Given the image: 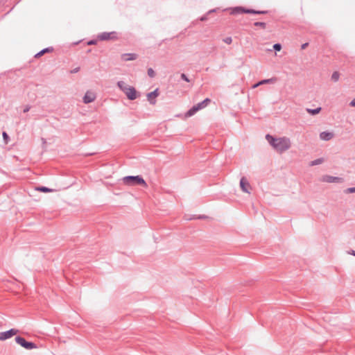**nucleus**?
<instances>
[{"mask_svg":"<svg viewBox=\"0 0 355 355\" xmlns=\"http://www.w3.org/2000/svg\"><path fill=\"white\" fill-rule=\"evenodd\" d=\"M322 181L328 183H342L344 180L342 178L325 175L322 177Z\"/></svg>","mask_w":355,"mask_h":355,"instance_id":"nucleus-7","label":"nucleus"},{"mask_svg":"<svg viewBox=\"0 0 355 355\" xmlns=\"http://www.w3.org/2000/svg\"><path fill=\"white\" fill-rule=\"evenodd\" d=\"M340 74L338 71H334L331 77V80L337 82L339 80Z\"/></svg>","mask_w":355,"mask_h":355,"instance_id":"nucleus-22","label":"nucleus"},{"mask_svg":"<svg viewBox=\"0 0 355 355\" xmlns=\"http://www.w3.org/2000/svg\"><path fill=\"white\" fill-rule=\"evenodd\" d=\"M321 110H322V107H316L315 109H311V108H306V111L309 114H311L312 116H314V115H316V114H319Z\"/></svg>","mask_w":355,"mask_h":355,"instance_id":"nucleus-17","label":"nucleus"},{"mask_svg":"<svg viewBox=\"0 0 355 355\" xmlns=\"http://www.w3.org/2000/svg\"><path fill=\"white\" fill-rule=\"evenodd\" d=\"M323 162H324V159L323 158H318V159H316L315 160L311 161L310 162L309 165L311 166H316V165L321 164Z\"/></svg>","mask_w":355,"mask_h":355,"instance_id":"nucleus-21","label":"nucleus"},{"mask_svg":"<svg viewBox=\"0 0 355 355\" xmlns=\"http://www.w3.org/2000/svg\"><path fill=\"white\" fill-rule=\"evenodd\" d=\"M181 79L187 82V83H189L191 80L190 79L188 78V76L185 74V73H181Z\"/></svg>","mask_w":355,"mask_h":355,"instance_id":"nucleus-28","label":"nucleus"},{"mask_svg":"<svg viewBox=\"0 0 355 355\" xmlns=\"http://www.w3.org/2000/svg\"><path fill=\"white\" fill-rule=\"evenodd\" d=\"M123 182L125 184L129 186L141 185L147 187V184L144 179L141 175H128L123 178Z\"/></svg>","mask_w":355,"mask_h":355,"instance_id":"nucleus-3","label":"nucleus"},{"mask_svg":"<svg viewBox=\"0 0 355 355\" xmlns=\"http://www.w3.org/2000/svg\"><path fill=\"white\" fill-rule=\"evenodd\" d=\"M2 136H3V139L4 140L5 144H7L8 143L9 139H10V137H9L8 135L7 134L6 132L3 131V133H2Z\"/></svg>","mask_w":355,"mask_h":355,"instance_id":"nucleus-24","label":"nucleus"},{"mask_svg":"<svg viewBox=\"0 0 355 355\" xmlns=\"http://www.w3.org/2000/svg\"><path fill=\"white\" fill-rule=\"evenodd\" d=\"M276 81H277V78H268V79H263V80H261L259 81L258 83H255L253 85L252 87L253 88H256L258 86L263 85V84H273Z\"/></svg>","mask_w":355,"mask_h":355,"instance_id":"nucleus-12","label":"nucleus"},{"mask_svg":"<svg viewBox=\"0 0 355 355\" xmlns=\"http://www.w3.org/2000/svg\"><path fill=\"white\" fill-rule=\"evenodd\" d=\"M159 89L157 88L154 91L149 92L147 94V98L151 105H155L156 103L155 98L159 96Z\"/></svg>","mask_w":355,"mask_h":355,"instance_id":"nucleus-10","label":"nucleus"},{"mask_svg":"<svg viewBox=\"0 0 355 355\" xmlns=\"http://www.w3.org/2000/svg\"><path fill=\"white\" fill-rule=\"evenodd\" d=\"M30 108H31V107H30V106H26V107L24 109V113H26V112H28V111H29V110H30Z\"/></svg>","mask_w":355,"mask_h":355,"instance_id":"nucleus-37","label":"nucleus"},{"mask_svg":"<svg viewBox=\"0 0 355 355\" xmlns=\"http://www.w3.org/2000/svg\"><path fill=\"white\" fill-rule=\"evenodd\" d=\"M96 99V94L92 92L87 91L83 96V101L85 104L90 103Z\"/></svg>","mask_w":355,"mask_h":355,"instance_id":"nucleus-11","label":"nucleus"},{"mask_svg":"<svg viewBox=\"0 0 355 355\" xmlns=\"http://www.w3.org/2000/svg\"><path fill=\"white\" fill-rule=\"evenodd\" d=\"M230 10V14L235 15L242 13L253 15H265L268 12V10H257L252 8H246L242 6H236L234 8H226L223 11Z\"/></svg>","mask_w":355,"mask_h":355,"instance_id":"nucleus-2","label":"nucleus"},{"mask_svg":"<svg viewBox=\"0 0 355 355\" xmlns=\"http://www.w3.org/2000/svg\"><path fill=\"white\" fill-rule=\"evenodd\" d=\"M79 71H80V67H76L71 71V73H78Z\"/></svg>","mask_w":355,"mask_h":355,"instance_id":"nucleus-34","label":"nucleus"},{"mask_svg":"<svg viewBox=\"0 0 355 355\" xmlns=\"http://www.w3.org/2000/svg\"><path fill=\"white\" fill-rule=\"evenodd\" d=\"M53 51V47L45 48V49H42V51H40V52H38L37 53H36L35 57V58H40L42 55H43L45 53L51 52Z\"/></svg>","mask_w":355,"mask_h":355,"instance_id":"nucleus-19","label":"nucleus"},{"mask_svg":"<svg viewBox=\"0 0 355 355\" xmlns=\"http://www.w3.org/2000/svg\"><path fill=\"white\" fill-rule=\"evenodd\" d=\"M254 26H260L264 29L266 27V24L265 22H262V21H257V22L254 23Z\"/></svg>","mask_w":355,"mask_h":355,"instance_id":"nucleus-23","label":"nucleus"},{"mask_svg":"<svg viewBox=\"0 0 355 355\" xmlns=\"http://www.w3.org/2000/svg\"><path fill=\"white\" fill-rule=\"evenodd\" d=\"M218 10H219V8H214V9H211V10H209V11L207 12V14H208V15H210V14H211V13H214V12H217Z\"/></svg>","mask_w":355,"mask_h":355,"instance_id":"nucleus-33","label":"nucleus"},{"mask_svg":"<svg viewBox=\"0 0 355 355\" xmlns=\"http://www.w3.org/2000/svg\"><path fill=\"white\" fill-rule=\"evenodd\" d=\"M96 43H97L96 40H90L87 42V45H95V44H96Z\"/></svg>","mask_w":355,"mask_h":355,"instance_id":"nucleus-32","label":"nucleus"},{"mask_svg":"<svg viewBox=\"0 0 355 355\" xmlns=\"http://www.w3.org/2000/svg\"><path fill=\"white\" fill-rule=\"evenodd\" d=\"M349 254L355 257V250H352Z\"/></svg>","mask_w":355,"mask_h":355,"instance_id":"nucleus-38","label":"nucleus"},{"mask_svg":"<svg viewBox=\"0 0 355 355\" xmlns=\"http://www.w3.org/2000/svg\"><path fill=\"white\" fill-rule=\"evenodd\" d=\"M333 137H334V133L327 132V131L322 132L320 134V138L324 141H329V140L333 138Z\"/></svg>","mask_w":355,"mask_h":355,"instance_id":"nucleus-14","label":"nucleus"},{"mask_svg":"<svg viewBox=\"0 0 355 355\" xmlns=\"http://www.w3.org/2000/svg\"><path fill=\"white\" fill-rule=\"evenodd\" d=\"M223 42L227 44H230L232 42V39L231 37H227L223 39Z\"/></svg>","mask_w":355,"mask_h":355,"instance_id":"nucleus-29","label":"nucleus"},{"mask_svg":"<svg viewBox=\"0 0 355 355\" xmlns=\"http://www.w3.org/2000/svg\"><path fill=\"white\" fill-rule=\"evenodd\" d=\"M36 189H37V191L44 192V193L52 192L54 191L52 189H50V188H48V187H44V186L38 187H37Z\"/></svg>","mask_w":355,"mask_h":355,"instance_id":"nucleus-20","label":"nucleus"},{"mask_svg":"<svg viewBox=\"0 0 355 355\" xmlns=\"http://www.w3.org/2000/svg\"><path fill=\"white\" fill-rule=\"evenodd\" d=\"M239 184H240V187H241V190L243 192H245L246 193H250V189H251V186L245 177H242L241 178Z\"/></svg>","mask_w":355,"mask_h":355,"instance_id":"nucleus-8","label":"nucleus"},{"mask_svg":"<svg viewBox=\"0 0 355 355\" xmlns=\"http://www.w3.org/2000/svg\"><path fill=\"white\" fill-rule=\"evenodd\" d=\"M137 58V55L136 53H123L121 55V59L123 61L135 60Z\"/></svg>","mask_w":355,"mask_h":355,"instance_id":"nucleus-13","label":"nucleus"},{"mask_svg":"<svg viewBox=\"0 0 355 355\" xmlns=\"http://www.w3.org/2000/svg\"><path fill=\"white\" fill-rule=\"evenodd\" d=\"M273 49L275 51H279L282 49V44L280 43H276L273 45Z\"/></svg>","mask_w":355,"mask_h":355,"instance_id":"nucleus-26","label":"nucleus"},{"mask_svg":"<svg viewBox=\"0 0 355 355\" xmlns=\"http://www.w3.org/2000/svg\"><path fill=\"white\" fill-rule=\"evenodd\" d=\"M210 102H211V100L209 98H206L205 100L197 103L196 105L198 107L199 110H200L206 107L209 104Z\"/></svg>","mask_w":355,"mask_h":355,"instance_id":"nucleus-16","label":"nucleus"},{"mask_svg":"<svg viewBox=\"0 0 355 355\" xmlns=\"http://www.w3.org/2000/svg\"><path fill=\"white\" fill-rule=\"evenodd\" d=\"M193 218L194 219H206L208 218V216L206 215H198L194 216Z\"/></svg>","mask_w":355,"mask_h":355,"instance_id":"nucleus-30","label":"nucleus"},{"mask_svg":"<svg viewBox=\"0 0 355 355\" xmlns=\"http://www.w3.org/2000/svg\"><path fill=\"white\" fill-rule=\"evenodd\" d=\"M147 73H148V76L150 78H154L155 76V72L154 71V70L152 68H149L148 69Z\"/></svg>","mask_w":355,"mask_h":355,"instance_id":"nucleus-25","label":"nucleus"},{"mask_svg":"<svg viewBox=\"0 0 355 355\" xmlns=\"http://www.w3.org/2000/svg\"><path fill=\"white\" fill-rule=\"evenodd\" d=\"M309 45V43L306 42V43H304L302 44L301 46V49H305Z\"/></svg>","mask_w":355,"mask_h":355,"instance_id":"nucleus-35","label":"nucleus"},{"mask_svg":"<svg viewBox=\"0 0 355 355\" xmlns=\"http://www.w3.org/2000/svg\"><path fill=\"white\" fill-rule=\"evenodd\" d=\"M15 340L18 345L25 348L26 349L30 350L33 349H36L37 347V345L35 343L31 341H27L24 338L21 336H16Z\"/></svg>","mask_w":355,"mask_h":355,"instance_id":"nucleus-4","label":"nucleus"},{"mask_svg":"<svg viewBox=\"0 0 355 355\" xmlns=\"http://www.w3.org/2000/svg\"><path fill=\"white\" fill-rule=\"evenodd\" d=\"M266 139L276 151L280 153L288 150L291 146V140L286 137H275L270 134H267Z\"/></svg>","mask_w":355,"mask_h":355,"instance_id":"nucleus-1","label":"nucleus"},{"mask_svg":"<svg viewBox=\"0 0 355 355\" xmlns=\"http://www.w3.org/2000/svg\"><path fill=\"white\" fill-rule=\"evenodd\" d=\"M345 193H355V187H349V188H347L346 190H345L344 191Z\"/></svg>","mask_w":355,"mask_h":355,"instance_id":"nucleus-27","label":"nucleus"},{"mask_svg":"<svg viewBox=\"0 0 355 355\" xmlns=\"http://www.w3.org/2000/svg\"><path fill=\"white\" fill-rule=\"evenodd\" d=\"M199 110L197 105H193L191 107L185 114L186 117H190L193 115H194Z\"/></svg>","mask_w":355,"mask_h":355,"instance_id":"nucleus-15","label":"nucleus"},{"mask_svg":"<svg viewBox=\"0 0 355 355\" xmlns=\"http://www.w3.org/2000/svg\"><path fill=\"white\" fill-rule=\"evenodd\" d=\"M208 15H208V14H207V12L206 14H205L204 15H202V17H200L199 19H200L201 21H207V20L208 19Z\"/></svg>","mask_w":355,"mask_h":355,"instance_id":"nucleus-31","label":"nucleus"},{"mask_svg":"<svg viewBox=\"0 0 355 355\" xmlns=\"http://www.w3.org/2000/svg\"><path fill=\"white\" fill-rule=\"evenodd\" d=\"M18 332L19 330L17 329H10L8 331L1 332L0 340H5L6 339L10 338L13 336L16 335Z\"/></svg>","mask_w":355,"mask_h":355,"instance_id":"nucleus-6","label":"nucleus"},{"mask_svg":"<svg viewBox=\"0 0 355 355\" xmlns=\"http://www.w3.org/2000/svg\"><path fill=\"white\" fill-rule=\"evenodd\" d=\"M97 37L101 41L116 40L118 39V33L116 31L103 32L98 34Z\"/></svg>","mask_w":355,"mask_h":355,"instance_id":"nucleus-5","label":"nucleus"},{"mask_svg":"<svg viewBox=\"0 0 355 355\" xmlns=\"http://www.w3.org/2000/svg\"><path fill=\"white\" fill-rule=\"evenodd\" d=\"M124 93L130 101H134L138 97L137 92L132 86L128 87V89Z\"/></svg>","mask_w":355,"mask_h":355,"instance_id":"nucleus-9","label":"nucleus"},{"mask_svg":"<svg viewBox=\"0 0 355 355\" xmlns=\"http://www.w3.org/2000/svg\"><path fill=\"white\" fill-rule=\"evenodd\" d=\"M117 86L123 92H125L130 85H127L124 81L120 80L117 82Z\"/></svg>","mask_w":355,"mask_h":355,"instance_id":"nucleus-18","label":"nucleus"},{"mask_svg":"<svg viewBox=\"0 0 355 355\" xmlns=\"http://www.w3.org/2000/svg\"><path fill=\"white\" fill-rule=\"evenodd\" d=\"M349 105L352 107H355V98L349 103Z\"/></svg>","mask_w":355,"mask_h":355,"instance_id":"nucleus-36","label":"nucleus"},{"mask_svg":"<svg viewBox=\"0 0 355 355\" xmlns=\"http://www.w3.org/2000/svg\"><path fill=\"white\" fill-rule=\"evenodd\" d=\"M5 1H6V0H0V3H1V2L3 3Z\"/></svg>","mask_w":355,"mask_h":355,"instance_id":"nucleus-39","label":"nucleus"}]
</instances>
